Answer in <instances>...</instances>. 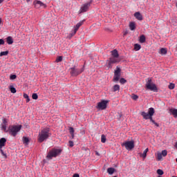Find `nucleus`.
Returning <instances> with one entry per match:
<instances>
[{"mask_svg": "<svg viewBox=\"0 0 177 177\" xmlns=\"http://www.w3.org/2000/svg\"><path fill=\"white\" fill-rule=\"evenodd\" d=\"M24 97L26 99V102H29L30 101V98L28 94L24 93Z\"/></svg>", "mask_w": 177, "mask_h": 177, "instance_id": "nucleus-26", "label": "nucleus"}, {"mask_svg": "<svg viewBox=\"0 0 177 177\" xmlns=\"http://www.w3.org/2000/svg\"><path fill=\"white\" fill-rule=\"evenodd\" d=\"M29 138L28 137H23V143L26 145H28L29 143Z\"/></svg>", "mask_w": 177, "mask_h": 177, "instance_id": "nucleus-22", "label": "nucleus"}, {"mask_svg": "<svg viewBox=\"0 0 177 177\" xmlns=\"http://www.w3.org/2000/svg\"><path fill=\"white\" fill-rule=\"evenodd\" d=\"M51 133H50V129L48 127L44 128L39 132V136L37 137V140L39 142L42 143L44 141L46 140Z\"/></svg>", "mask_w": 177, "mask_h": 177, "instance_id": "nucleus-2", "label": "nucleus"}, {"mask_svg": "<svg viewBox=\"0 0 177 177\" xmlns=\"http://www.w3.org/2000/svg\"><path fill=\"white\" fill-rule=\"evenodd\" d=\"M22 128V125L21 124H19V125H15V124H12V125H10V127H8V133H10V135L12 137H16L18 134V133L21 130Z\"/></svg>", "mask_w": 177, "mask_h": 177, "instance_id": "nucleus-3", "label": "nucleus"}, {"mask_svg": "<svg viewBox=\"0 0 177 177\" xmlns=\"http://www.w3.org/2000/svg\"><path fill=\"white\" fill-rule=\"evenodd\" d=\"M129 27H130V30H133L136 29V25L134 23H130Z\"/></svg>", "mask_w": 177, "mask_h": 177, "instance_id": "nucleus-30", "label": "nucleus"}, {"mask_svg": "<svg viewBox=\"0 0 177 177\" xmlns=\"http://www.w3.org/2000/svg\"><path fill=\"white\" fill-rule=\"evenodd\" d=\"M76 33H77V32L75 31V30H73L72 32H71V34H69V36H68V38L71 39V38L73 37Z\"/></svg>", "mask_w": 177, "mask_h": 177, "instance_id": "nucleus-31", "label": "nucleus"}, {"mask_svg": "<svg viewBox=\"0 0 177 177\" xmlns=\"http://www.w3.org/2000/svg\"><path fill=\"white\" fill-rule=\"evenodd\" d=\"M27 3H29L30 0H26Z\"/></svg>", "mask_w": 177, "mask_h": 177, "instance_id": "nucleus-53", "label": "nucleus"}, {"mask_svg": "<svg viewBox=\"0 0 177 177\" xmlns=\"http://www.w3.org/2000/svg\"><path fill=\"white\" fill-rule=\"evenodd\" d=\"M138 97H139L138 95H133L131 96L132 100H137L138 99Z\"/></svg>", "mask_w": 177, "mask_h": 177, "instance_id": "nucleus-39", "label": "nucleus"}, {"mask_svg": "<svg viewBox=\"0 0 177 177\" xmlns=\"http://www.w3.org/2000/svg\"><path fill=\"white\" fill-rule=\"evenodd\" d=\"M120 82L122 84H125L127 82V80L124 79V77H122Z\"/></svg>", "mask_w": 177, "mask_h": 177, "instance_id": "nucleus-41", "label": "nucleus"}, {"mask_svg": "<svg viewBox=\"0 0 177 177\" xmlns=\"http://www.w3.org/2000/svg\"><path fill=\"white\" fill-rule=\"evenodd\" d=\"M1 153V154L6 158H7V155L3 152L2 149H0Z\"/></svg>", "mask_w": 177, "mask_h": 177, "instance_id": "nucleus-42", "label": "nucleus"}, {"mask_svg": "<svg viewBox=\"0 0 177 177\" xmlns=\"http://www.w3.org/2000/svg\"><path fill=\"white\" fill-rule=\"evenodd\" d=\"M84 24V21H80L79 22L78 24H77L75 26L77 27V28H80Z\"/></svg>", "mask_w": 177, "mask_h": 177, "instance_id": "nucleus-36", "label": "nucleus"}, {"mask_svg": "<svg viewBox=\"0 0 177 177\" xmlns=\"http://www.w3.org/2000/svg\"><path fill=\"white\" fill-rule=\"evenodd\" d=\"M75 133V129L73 127H69V133L73 134Z\"/></svg>", "mask_w": 177, "mask_h": 177, "instance_id": "nucleus-33", "label": "nucleus"}, {"mask_svg": "<svg viewBox=\"0 0 177 177\" xmlns=\"http://www.w3.org/2000/svg\"><path fill=\"white\" fill-rule=\"evenodd\" d=\"M148 151H149V149H148V148H147V149L143 151V153H142V157L144 159H145V158H147Z\"/></svg>", "mask_w": 177, "mask_h": 177, "instance_id": "nucleus-20", "label": "nucleus"}, {"mask_svg": "<svg viewBox=\"0 0 177 177\" xmlns=\"http://www.w3.org/2000/svg\"><path fill=\"white\" fill-rule=\"evenodd\" d=\"M62 59H63V57L62 56H59V57H57V59L55 60V62L56 63L62 62Z\"/></svg>", "mask_w": 177, "mask_h": 177, "instance_id": "nucleus-27", "label": "nucleus"}, {"mask_svg": "<svg viewBox=\"0 0 177 177\" xmlns=\"http://www.w3.org/2000/svg\"><path fill=\"white\" fill-rule=\"evenodd\" d=\"M139 41L140 44H144L146 41V37L145 35H141L139 39Z\"/></svg>", "mask_w": 177, "mask_h": 177, "instance_id": "nucleus-18", "label": "nucleus"}, {"mask_svg": "<svg viewBox=\"0 0 177 177\" xmlns=\"http://www.w3.org/2000/svg\"><path fill=\"white\" fill-rule=\"evenodd\" d=\"M134 17L139 21H142L143 19L142 15L140 12H135Z\"/></svg>", "mask_w": 177, "mask_h": 177, "instance_id": "nucleus-13", "label": "nucleus"}, {"mask_svg": "<svg viewBox=\"0 0 177 177\" xmlns=\"http://www.w3.org/2000/svg\"><path fill=\"white\" fill-rule=\"evenodd\" d=\"M8 54H9V52L8 50L7 51H3V52H1L0 57L7 56Z\"/></svg>", "mask_w": 177, "mask_h": 177, "instance_id": "nucleus-28", "label": "nucleus"}, {"mask_svg": "<svg viewBox=\"0 0 177 177\" xmlns=\"http://www.w3.org/2000/svg\"><path fill=\"white\" fill-rule=\"evenodd\" d=\"M121 77V69L117 66L116 70L114 72L113 81L118 82Z\"/></svg>", "mask_w": 177, "mask_h": 177, "instance_id": "nucleus-9", "label": "nucleus"}, {"mask_svg": "<svg viewBox=\"0 0 177 177\" xmlns=\"http://www.w3.org/2000/svg\"><path fill=\"white\" fill-rule=\"evenodd\" d=\"M176 6H177V3H176Z\"/></svg>", "mask_w": 177, "mask_h": 177, "instance_id": "nucleus-56", "label": "nucleus"}, {"mask_svg": "<svg viewBox=\"0 0 177 177\" xmlns=\"http://www.w3.org/2000/svg\"><path fill=\"white\" fill-rule=\"evenodd\" d=\"M32 98L33 100H37V99H38V95H37V93H33V94L32 95Z\"/></svg>", "mask_w": 177, "mask_h": 177, "instance_id": "nucleus-35", "label": "nucleus"}, {"mask_svg": "<svg viewBox=\"0 0 177 177\" xmlns=\"http://www.w3.org/2000/svg\"><path fill=\"white\" fill-rule=\"evenodd\" d=\"M80 29L79 27H77V26H74V30L75 32H77V30Z\"/></svg>", "mask_w": 177, "mask_h": 177, "instance_id": "nucleus-46", "label": "nucleus"}, {"mask_svg": "<svg viewBox=\"0 0 177 177\" xmlns=\"http://www.w3.org/2000/svg\"><path fill=\"white\" fill-rule=\"evenodd\" d=\"M124 35H127V32H125Z\"/></svg>", "mask_w": 177, "mask_h": 177, "instance_id": "nucleus-54", "label": "nucleus"}, {"mask_svg": "<svg viewBox=\"0 0 177 177\" xmlns=\"http://www.w3.org/2000/svg\"><path fill=\"white\" fill-rule=\"evenodd\" d=\"M106 136H104V134H102V136H101V142H102V143H105V142H106Z\"/></svg>", "mask_w": 177, "mask_h": 177, "instance_id": "nucleus-29", "label": "nucleus"}, {"mask_svg": "<svg viewBox=\"0 0 177 177\" xmlns=\"http://www.w3.org/2000/svg\"><path fill=\"white\" fill-rule=\"evenodd\" d=\"M33 4L35 6V8L38 9L40 8H46V4L44 3L42 1H39V0H35L33 2Z\"/></svg>", "mask_w": 177, "mask_h": 177, "instance_id": "nucleus-11", "label": "nucleus"}, {"mask_svg": "<svg viewBox=\"0 0 177 177\" xmlns=\"http://www.w3.org/2000/svg\"><path fill=\"white\" fill-rule=\"evenodd\" d=\"M91 3L88 2V3H84L80 8L81 12H87V10H88L89 7L91 6Z\"/></svg>", "mask_w": 177, "mask_h": 177, "instance_id": "nucleus-12", "label": "nucleus"}, {"mask_svg": "<svg viewBox=\"0 0 177 177\" xmlns=\"http://www.w3.org/2000/svg\"><path fill=\"white\" fill-rule=\"evenodd\" d=\"M176 145H177V142H176Z\"/></svg>", "mask_w": 177, "mask_h": 177, "instance_id": "nucleus-58", "label": "nucleus"}, {"mask_svg": "<svg viewBox=\"0 0 177 177\" xmlns=\"http://www.w3.org/2000/svg\"><path fill=\"white\" fill-rule=\"evenodd\" d=\"M120 86L116 84L113 87V91L115 92V91H120Z\"/></svg>", "mask_w": 177, "mask_h": 177, "instance_id": "nucleus-24", "label": "nucleus"}, {"mask_svg": "<svg viewBox=\"0 0 177 177\" xmlns=\"http://www.w3.org/2000/svg\"><path fill=\"white\" fill-rule=\"evenodd\" d=\"M154 108H149L148 113H146L145 111L141 112V116L143 118L144 120H149L150 122L153 123L156 127H160V124L153 119V116L154 115Z\"/></svg>", "mask_w": 177, "mask_h": 177, "instance_id": "nucleus-1", "label": "nucleus"}, {"mask_svg": "<svg viewBox=\"0 0 177 177\" xmlns=\"http://www.w3.org/2000/svg\"><path fill=\"white\" fill-rule=\"evenodd\" d=\"M160 55H165L167 54V49L166 48H161L160 51L159 52Z\"/></svg>", "mask_w": 177, "mask_h": 177, "instance_id": "nucleus-23", "label": "nucleus"}, {"mask_svg": "<svg viewBox=\"0 0 177 177\" xmlns=\"http://www.w3.org/2000/svg\"><path fill=\"white\" fill-rule=\"evenodd\" d=\"M71 137L72 138V139H74L75 134L74 133H71Z\"/></svg>", "mask_w": 177, "mask_h": 177, "instance_id": "nucleus-49", "label": "nucleus"}, {"mask_svg": "<svg viewBox=\"0 0 177 177\" xmlns=\"http://www.w3.org/2000/svg\"><path fill=\"white\" fill-rule=\"evenodd\" d=\"M122 146H124L126 149L131 150L135 147L134 142L133 141H129L123 143Z\"/></svg>", "mask_w": 177, "mask_h": 177, "instance_id": "nucleus-10", "label": "nucleus"}, {"mask_svg": "<svg viewBox=\"0 0 177 177\" xmlns=\"http://www.w3.org/2000/svg\"><path fill=\"white\" fill-rule=\"evenodd\" d=\"M108 102V100H102L101 102L97 103L96 109H98L101 111L105 110V109H106Z\"/></svg>", "mask_w": 177, "mask_h": 177, "instance_id": "nucleus-7", "label": "nucleus"}, {"mask_svg": "<svg viewBox=\"0 0 177 177\" xmlns=\"http://www.w3.org/2000/svg\"><path fill=\"white\" fill-rule=\"evenodd\" d=\"M74 146V142L73 141H69V147H73Z\"/></svg>", "mask_w": 177, "mask_h": 177, "instance_id": "nucleus-44", "label": "nucleus"}, {"mask_svg": "<svg viewBox=\"0 0 177 177\" xmlns=\"http://www.w3.org/2000/svg\"><path fill=\"white\" fill-rule=\"evenodd\" d=\"M113 177H117L116 176H113Z\"/></svg>", "mask_w": 177, "mask_h": 177, "instance_id": "nucleus-55", "label": "nucleus"}, {"mask_svg": "<svg viewBox=\"0 0 177 177\" xmlns=\"http://www.w3.org/2000/svg\"><path fill=\"white\" fill-rule=\"evenodd\" d=\"M6 127H7V124H3L2 125L3 129L6 130Z\"/></svg>", "mask_w": 177, "mask_h": 177, "instance_id": "nucleus-47", "label": "nucleus"}, {"mask_svg": "<svg viewBox=\"0 0 177 177\" xmlns=\"http://www.w3.org/2000/svg\"><path fill=\"white\" fill-rule=\"evenodd\" d=\"M145 87L147 90H150L153 92L158 91V89H157V86L154 83H153L151 77H149L147 79V82H146Z\"/></svg>", "mask_w": 177, "mask_h": 177, "instance_id": "nucleus-4", "label": "nucleus"}, {"mask_svg": "<svg viewBox=\"0 0 177 177\" xmlns=\"http://www.w3.org/2000/svg\"><path fill=\"white\" fill-rule=\"evenodd\" d=\"M4 1V0H0V4L2 3Z\"/></svg>", "mask_w": 177, "mask_h": 177, "instance_id": "nucleus-51", "label": "nucleus"}, {"mask_svg": "<svg viewBox=\"0 0 177 177\" xmlns=\"http://www.w3.org/2000/svg\"><path fill=\"white\" fill-rule=\"evenodd\" d=\"M111 55H112L113 57H115V58H118V57H119L118 52L115 49L111 51Z\"/></svg>", "mask_w": 177, "mask_h": 177, "instance_id": "nucleus-15", "label": "nucleus"}, {"mask_svg": "<svg viewBox=\"0 0 177 177\" xmlns=\"http://www.w3.org/2000/svg\"><path fill=\"white\" fill-rule=\"evenodd\" d=\"M9 88H10V91H11L12 93H17V90L13 86H10Z\"/></svg>", "mask_w": 177, "mask_h": 177, "instance_id": "nucleus-25", "label": "nucleus"}, {"mask_svg": "<svg viewBox=\"0 0 177 177\" xmlns=\"http://www.w3.org/2000/svg\"><path fill=\"white\" fill-rule=\"evenodd\" d=\"M14 43V40L12 37H7V44L8 45H12Z\"/></svg>", "mask_w": 177, "mask_h": 177, "instance_id": "nucleus-16", "label": "nucleus"}, {"mask_svg": "<svg viewBox=\"0 0 177 177\" xmlns=\"http://www.w3.org/2000/svg\"><path fill=\"white\" fill-rule=\"evenodd\" d=\"M5 41L3 39H0V45H4Z\"/></svg>", "mask_w": 177, "mask_h": 177, "instance_id": "nucleus-45", "label": "nucleus"}, {"mask_svg": "<svg viewBox=\"0 0 177 177\" xmlns=\"http://www.w3.org/2000/svg\"><path fill=\"white\" fill-rule=\"evenodd\" d=\"M2 23V19L0 18V25Z\"/></svg>", "mask_w": 177, "mask_h": 177, "instance_id": "nucleus-52", "label": "nucleus"}, {"mask_svg": "<svg viewBox=\"0 0 177 177\" xmlns=\"http://www.w3.org/2000/svg\"><path fill=\"white\" fill-rule=\"evenodd\" d=\"M107 172L109 175H113L115 172V169L113 167H109L107 169Z\"/></svg>", "mask_w": 177, "mask_h": 177, "instance_id": "nucleus-17", "label": "nucleus"}, {"mask_svg": "<svg viewBox=\"0 0 177 177\" xmlns=\"http://www.w3.org/2000/svg\"><path fill=\"white\" fill-rule=\"evenodd\" d=\"M177 177V176H176Z\"/></svg>", "mask_w": 177, "mask_h": 177, "instance_id": "nucleus-59", "label": "nucleus"}, {"mask_svg": "<svg viewBox=\"0 0 177 177\" xmlns=\"http://www.w3.org/2000/svg\"><path fill=\"white\" fill-rule=\"evenodd\" d=\"M73 177H80V175L78 174H75L73 175Z\"/></svg>", "mask_w": 177, "mask_h": 177, "instance_id": "nucleus-48", "label": "nucleus"}, {"mask_svg": "<svg viewBox=\"0 0 177 177\" xmlns=\"http://www.w3.org/2000/svg\"><path fill=\"white\" fill-rule=\"evenodd\" d=\"M6 138H1L0 140V149H2L3 147L6 145Z\"/></svg>", "mask_w": 177, "mask_h": 177, "instance_id": "nucleus-14", "label": "nucleus"}, {"mask_svg": "<svg viewBox=\"0 0 177 177\" xmlns=\"http://www.w3.org/2000/svg\"><path fill=\"white\" fill-rule=\"evenodd\" d=\"M62 150L61 149H53L50 151L47 155V158L49 159H52L53 158H56L59 156L62 153Z\"/></svg>", "mask_w": 177, "mask_h": 177, "instance_id": "nucleus-5", "label": "nucleus"}, {"mask_svg": "<svg viewBox=\"0 0 177 177\" xmlns=\"http://www.w3.org/2000/svg\"><path fill=\"white\" fill-rule=\"evenodd\" d=\"M95 152V155H97V156H100V153H99V152H97V151H96Z\"/></svg>", "mask_w": 177, "mask_h": 177, "instance_id": "nucleus-50", "label": "nucleus"}, {"mask_svg": "<svg viewBox=\"0 0 177 177\" xmlns=\"http://www.w3.org/2000/svg\"><path fill=\"white\" fill-rule=\"evenodd\" d=\"M168 87L169 89L172 90L175 88V85L174 84H170Z\"/></svg>", "mask_w": 177, "mask_h": 177, "instance_id": "nucleus-38", "label": "nucleus"}, {"mask_svg": "<svg viewBox=\"0 0 177 177\" xmlns=\"http://www.w3.org/2000/svg\"><path fill=\"white\" fill-rule=\"evenodd\" d=\"M17 78V75H11V76H10V80H14Z\"/></svg>", "mask_w": 177, "mask_h": 177, "instance_id": "nucleus-37", "label": "nucleus"}, {"mask_svg": "<svg viewBox=\"0 0 177 177\" xmlns=\"http://www.w3.org/2000/svg\"><path fill=\"white\" fill-rule=\"evenodd\" d=\"M141 49V46L138 44H134V50L139 51Z\"/></svg>", "mask_w": 177, "mask_h": 177, "instance_id": "nucleus-21", "label": "nucleus"}, {"mask_svg": "<svg viewBox=\"0 0 177 177\" xmlns=\"http://www.w3.org/2000/svg\"><path fill=\"white\" fill-rule=\"evenodd\" d=\"M176 162H177V158H176Z\"/></svg>", "mask_w": 177, "mask_h": 177, "instance_id": "nucleus-57", "label": "nucleus"}, {"mask_svg": "<svg viewBox=\"0 0 177 177\" xmlns=\"http://www.w3.org/2000/svg\"><path fill=\"white\" fill-rule=\"evenodd\" d=\"M157 174L159 175V176H162L163 175V171L162 169H158L157 170Z\"/></svg>", "mask_w": 177, "mask_h": 177, "instance_id": "nucleus-34", "label": "nucleus"}, {"mask_svg": "<svg viewBox=\"0 0 177 177\" xmlns=\"http://www.w3.org/2000/svg\"><path fill=\"white\" fill-rule=\"evenodd\" d=\"M84 71V67H82L81 68H77L75 66L71 68V75L72 76H77L80 75Z\"/></svg>", "mask_w": 177, "mask_h": 177, "instance_id": "nucleus-6", "label": "nucleus"}, {"mask_svg": "<svg viewBox=\"0 0 177 177\" xmlns=\"http://www.w3.org/2000/svg\"><path fill=\"white\" fill-rule=\"evenodd\" d=\"M162 159V154L161 153H158L157 154V160H161Z\"/></svg>", "mask_w": 177, "mask_h": 177, "instance_id": "nucleus-32", "label": "nucleus"}, {"mask_svg": "<svg viewBox=\"0 0 177 177\" xmlns=\"http://www.w3.org/2000/svg\"><path fill=\"white\" fill-rule=\"evenodd\" d=\"M7 123H8L7 120L6 118L3 119V124L7 125Z\"/></svg>", "mask_w": 177, "mask_h": 177, "instance_id": "nucleus-43", "label": "nucleus"}, {"mask_svg": "<svg viewBox=\"0 0 177 177\" xmlns=\"http://www.w3.org/2000/svg\"><path fill=\"white\" fill-rule=\"evenodd\" d=\"M170 112L172 113V115H174V117L175 118H177V109H171Z\"/></svg>", "mask_w": 177, "mask_h": 177, "instance_id": "nucleus-19", "label": "nucleus"}, {"mask_svg": "<svg viewBox=\"0 0 177 177\" xmlns=\"http://www.w3.org/2000/svg\"><path fill=\"white\" fill-rule=\"evenodd\" d=\"M120 62V60L117 57H111L109 60L107 61V67L109 68H112V65Z\"/></svg>", "mask_w": 177, "mask_h": 177, "instance_id": "nucleus-8", "label": "nucleus"}, {"mask_svg": "<svg viewBox=\"0 0 177 177\" xmlns=\"http://www.w3.org/2000/svg\"><path fill=\"white\" fill-rule=\"evenodd\" d=\"M162 154V156H166L167 155V151L166 150H164L162 151V153H160Z\"/></svg>", "mask_w": 177, "mask_h": 177, "instance_id": "nucleus-40", "label": "nucleus"}]
</instances>
